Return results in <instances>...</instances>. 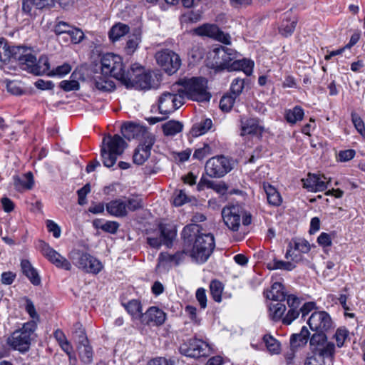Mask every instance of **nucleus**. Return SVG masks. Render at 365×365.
Wrapping results in <instances>:
<instances>
[{
	"label": "nucleus",
	"mask_w": 365,
	"mask_h": 365,
	"mask_svg": "<svg viewBox=\"0 0 365 365\" xmlns=\"http://www.w3.org/2000/svg\"><path fill=\"white\" fill-rule=\"evenodd\" d=\"M200 226L190 224L185 226L182 232V237L185 245L192 246L190 256L197 262H205L211 255L215 247L212 235L200 233Z\"/></svg>",
	"instance_id": "obj_1"
},
{
	"label": "nucleus",
	"mask_w": 365,
	"mask_h": 365,
	"mask_svg": "<svg viewBox=\"0 0 365 365\" xmlns=\"http://www.w3.org/2000/svg\"><path fill=\"white\" fill-rule=\"evenodd\" d=\"M2 49L9 52L7 57L2 59L6 61L13 58L18 61L21 68L36 76H41L49 71L50 64L46 56H41L37 60L34 50L28 46H17L9 47L4 45Z\"/></svg>",
	"instance_id": "obj_2"
},
{
	"label": "nucleus",
	"mask_w": 365,
	"mask_h": 365,
	"mask_svg": "<svg viewBox=\"0 0 365 365\" xmlns=\"http://www.w3.org/2000/svg\"><path fill=\"white\" fill-rule=\"evenodd\" d=\"M126 147L125 141L119 135H108L103 139L101 157L103 164L106 168L113 167Z\"/></svg>",
	"instance_id": "obj_3"
},
{
	"label": "nucleus",
	"mask_w": 365,
	"mask_h": 365,
	"mask_svg": "<svg viewBox=\"0 0 365 365\" xmlns=\"http://www.w3.org/2000/svg\"><path fill=\"white\" fill-rule=\"evenodd\" d=\"M183 90L180 91L183 97L194 101L208 102L211 95L207 91V81L205 78L193 77L181 81Z\"/></svg>",
	"instance_id": "obj_4"
},
{
	"label": "nucleus",
	"mask_w": 365,
	"mask_h": 365,
	"mask_svg": "<svg viewBox=\"0 0 365 365\" xmlns=\"http://www.w3.org/2000/svg\"><path fill=\"white\" fill-rule=\"evenodd\" d=\"M143 207V202L140 197L117 198L106 205V211L115 217H124L129 212H134Z\"/></svg>",
	"instance_id": "obj_5"
},
{
	"label": "nucleus",
	"mask_w": 365,
	"mask_h": 365,
	"mask_svg": "<svg viewBox=\"0 0 365 365\" xmlns=\"http://www.w3.org/2000/svg\"><path fill=\"white\" fill-rule=\"evenodd\" d=\"M36 329V323L29 321L24 323L21 329L15 330L7 339V344L14 350L24 353L29 349L31 336Z\"/></svg>",
	"instance_id": "obj_6"
},
{
	"label": "nucleus",
	"mask_w": 365,
	"mask_h": 365,
	"mask_svg": "<svg viewBox=\"0 0 365 365\" xmlns=\"http://www.w3.org/2000/svg\"><path fill=\"white\" fill-rule=\"evenodd\" d=\"M101 75L112 76L123 82L127 71L124 69L122 58L113 53L104 54L101 59Z\"/></svg>",
	"instance_id": "obj_7"
},
{
	"label": "nucleus",
	"mask_w": 365,
	"mask_h": 365,
	"mask_svg": "<svg viewBox=\"0 0 365 365\" xmlns=\"http://www.w3.org/2000/svg\"><path fill=\"white\" fill-rule=\"evenodd\" d=\"M152 76L146 73L138 64H133L122 82L127 88L136 87L140 89H149L151 87Z\"/></svg>",
	"instance_id": "obj_8"
},
{
	"label": "nucleus",
	"mask_w": 365,
	"mask_h": 365,
	"mask_svg": "<svg viewBox=\"0 0 365 365\" xmlns=\"http://www.w3.org/2000/svg\"><path fill=\"white\" fill-rule=\"evenodd\" d=\"M177 235V230L174 225L161 222L158 225L156 235L147 237L148 244L155 249L160 248L163 245L170 247Z\"/></svg>",
	"instance_id": "obj_9"
},
{
	"label": "nucleus",
	"mask_w": 365,
	"mask_h": 365,
	"mask_svg": "<svg viewBox=\"0 0 365 365\" xmlns=\"http://www.w3.org/2000/svg\"><path fill=\"white\" fill-rule=\"evenodd\" d=\"M180 352L190 358H205L212 354V348L207 341L194 337L180 346Z\"/></svg>",
	"instance_id": "obj_10"
},
{
	"label": "nucleus",
	"mask_w": 365,
	"mask_h": 365,
	"mask_svg": "<svg viewBox=\"0 0 365 365\" xmlns=\"http://www.w3.org/2000/svg\"><path fill=\"white\" fill-rule=\"evenodd\" d=\"M309 347L312 353L322 359L333 360L335 354V345L328 341L327 334H313L309 340Z\"/></svg>",
	"instance_id": "obj_11"
},
{
	"label": "nucleus",
	"mask_w": 365,
	"mask_h": 365,
	"mask_svg": "<svg viewBox=\"0 0 365 365\" xmlns=\"http://www.w3.org/2000/svg\"><path fill=\"white\" fill-rule=\"evenodd\" d=\"M76 254L77 258L73 257L71 258L74 261L75 265L83 272L97 274L103 269V263L91 254L81 251H78Z\"/></svg>",
	"instance_id": "obj_12"
},
{
	"label": "nucleus",
	"mask_w": 365,
	"mask_h": 365,
	"mask_svg": "<svg viewBox=\"0 0 365 365\" xmlns=\"http://www.w3.org/2000/svg\"><path fill=\"white\" fill-rule=\"evenodd\" d=\"M307 324L314 334H327L334 328L330 315L325 311L314 312L309 317Z\"/></svg>",
	"instance_id": "obj_13"
},
{
	"label": "nucleus",
	"mask_w": 365,
	"mask_h": 365,
	"mask_svg": "<svg viewBox=\"0 0 365 365\" xmlns=\"http://www.w3.org/2000/svg\"><path fill=\"white\" fill-rule=\"evenodd\" d=\"M155 59L157 63L169 75L175 73L181 65L180 56L168 49L156 53Z\"/></svg>",
	"instance_id": "obj_14"
},
{
	"label": "nucleus",
	"mask_w": 365,
	"mask_h": 365,
	"mask_svg": "<svg viewBox=\"0 0 365 365\" xmlns=\"http://www.w3.org/2000/svg\"><path fill=\"white\" fill-rule=\"evenodd\" d=\"M184 103V97L180 91L178 93L164 92L158 99V109L161 114L168 115Z\"/></svg>",
	"instance_id": "obj_15"
},
{
	"label": "nucleus",
	"mask_w": 365,
	"mask_h": 365,
	"mask_svg": "<svg viewBox=\"0 0 365 365\" xmlns=\"http://www.w3.org/2000/svg\"><path fill=\"white\" fill-rule=\"evenodd\" d=\"M38 247L42 255L57 268L70 271L72 268L71 262L59 252L53 249L44 241H39Z\"/></svg>",
	"instance_id": "obj_16"
},
{
	"label": "nucleus",
	"mask_w": 365,
	"mask_h": 365,
	"mask_svg": "<svg viewBox=\"0 0 365 365\" xmlns=\"http://www.w3.org/2000/svg\"><path fill=\"white\" fill-rule=\"evenodd\" d=\"M155 141V136L153 134L145 133L143 135V139L133 153V159L134 163L143 165L148 159Z\"/></svg>",
	"instance_id": "obj_17"
},
{
	"label": "nucleus",
	"mask_w": 365,
	"mask_h": 365,
	"mask_svg": "<svg viewBox=\"0 0 365 365\" xmlns=\"http://www.w3.org/2000/svg\"><path fill=\"white\" fill-rule=\"evenodd\" d=\"M228 160L225 156H217L209 159L205 164V172L212 178L224 176L227 171Z\"/></svg>",
	"instance_id": "obj_18"
},
{
	"label": "nucleus",
	"mask_w": 365,
	"mask_h": 365,
	"mask_svg": "<svg viewBox=\"0 0 365 365\" xmlns=\"http://www.w3.org/2000/svg\"><path fill=\"white\" fill-rule=\"evenodd\" d=\"M194 31L198 36H207L226 45L228 44V36L221 31L216 25L205 24L196 28Z\"/></svg>",
	"instance_id": "obj_19"
},
{
	"label": "nucleus",
	"mask_w": 365,
	"mask_h": 365,
	"mask_svg": "<svg viewBox=\"0 0 365 365\" xmlns=\"http://www.w3.org/2000/svg\"><path fill=\"white\" fill-rule=\"evenodd\" d=\"M166 319V314L157 307H150L143 314L141 322L145 324L162 325Z\"/></svg>",
	"instance_id": "obj_20"
},
{
	"label": "nucleus",
	"mask_w": 365,
	"mask_h": 365,
	"mask_svg": "<svg viewBox=\"0 0 365 365\" xmlns=\"http://www.w3.org/2000/svg\"><path fill=\"white\" fill-rule=\"evenodd\" d=\"M324 180L319 175L309 173L305 179H302L303 187L310 192H321L327 189L326 179L323 176Z\"/></svg>",
	"instance_id": "obj_21"
},
{
	"label": "nucleus",
	"mask_w": 365,
	"mask_h": 365,
	"mask_svg": "<svg viewBox=\"0 0 365 365\" xmlns=\"http://www.w3.org/2000/svg\"><path fill=\"white\" fill-rule=\"evenodd\" d=\"M232 55V53L230 51V72L232 71H242L246 76H251L253 73L255 62L246 58L233 61Z\"/></svg>",
	"instance_id": "obj_22"
},
{
	"label": "nucleus",
	"mask_w": 365,
	"mask_h": 365,
	"mask_svg": "<svg viewBox=\"0 0 365 365\" xmlns=\"http://www.w3.org/2000/svg\"><path fill=\"white\" fill-rule=\"evenodd\" d=\"M203 186L213 189L217 194H219L221 201L224 202L227 200L228 187L225 182H217L202 178L197 185L198 190H202Z\"/></svg>",
	"instance_id": "obj_23"
},
{
	"label": "nucleus",
	"mask_w": 365,
	"mask_h": 365,
	"mask_svg": "<svg viewBox=\"0 0 365 365\" xmlns=\"http://www.w3.org/2000/svg\"><path fill=\"white\" fill-rule=\"evenodd\" d=\"M267 299L272 302H284L288 294L284 291V285L280 282H274L269 290L264 292Z\"/></svg>",
	"instance_id": "obj_24"
},
{
	"label": "nucleus",
	"mask_w": 365,
	"mask_h": 365,
	"mask_svg": "<svg viewBox=\"0 0 365 365\" xmlns=\"http://www.w3.org/2000/svg\"><path fill=\"white\" fill-rule=\"evenodd\" d=\"M310 332L307 327L304 326L299 333L293 334L290 336V347L297 349L299 347L304 346L309 339L310 340Z\"/></svg>",
	"instance_id": "obj_25"
},
{
	"label": "nucleus",
	"mask_w": 365,
	"mask_h": 365,
	"mask_svg": "<svg viewBox=\"0 0 365 365\" xmlns=\"http://www.w3.org/2000/svg\"><path fill=\"white\" fill-rule=\"evenodd\" d=\"M122 306L130 315L133 320H140L143 318V306L141 302L138 299H131L128 302H122Z\"/></svg>",
	"instance_id": "obj_26"
},
{
	"label": "nucleus",
	"mask_w": 365,
	"mask_h": 365,
	"mask_svg": "<svg viewBox=\"0 0 365 365\" xmlns=\"http://www.w3.org/2000/svg\"><path fill=\"white\" fill-rule=\"evenodd\" d=\"M34 184V176L31 172L26 173L22 176L14 177V185L19 192L31 190Z\"/></svg>",
	"instance_id": "obj_27"
},
{
	"label": "nucleus",
	"mask_w": 365,
	"mask_h": 365,
	"mask_svg": "<svg viewBox=\"0 0 365 365\" xmlns=\"http://www.w3.org/2000/svg\"><path fill=\"white\" fill-rule=\"evenodd\" d=\"M21 268L23 274L29 278L34 285H38L41 283L39 275L28 259L21 260Z\"/></svg>",
	"instance_id": "obj_28"
},
{
	"label": "nucleus",
	"mask_w": 365,
	"mask_h": 365,
	"mask_svg": "<svg viewBox=\"0 0 365 365\" xmlns=\"http://www.w3.org/2000/svg\"><path fill=\"white\" fill-rule=\"evenodd\" d=\"M283 302H272L269 304V316L274 322L282 321L284 312L287 309Z\"/></svg>",
	"instance_id": "obj_29"
},
{
	"label": "nucleus",
	"mask_w": 365,
	"mask_h": 365,
	"mask_svg": "<svg viewBox=\"0 0 365 365\" xmlns=\"http://www.w3.org/2000/svg\"><path fill=\"white\" fill-rule=\"evenodd\" d=\"M143 128L131 122L125 123L121 127L122 135L129 140L138 138Z\"/></svg>",
	"instance_id": "obj_30"
},
{
	"label": "nucleus",
	"mask_w": 365,
	"mask_h": 365,
	"mask_svg": "<svg viewBox=\"0 0 365 365\" xmlns=\"http://www.w3.org/2000/svg\"><path fill=\"white\" fill-rule=\"evenodd\" d=\"M304 116V109L299 106H295L292 109H287L284 112V119L291 125H294L298 121H301Z\"/></svg>",
	"instance_id": "obj_31"
},
{
	"label": "nucleus",
	"mask_w": 365,
	"mask_h": 365,
	"mask_svg": "<svg viewBox=\"0 0 365 365\" xmlns=\"http://www.w3.org/2000/svg\"><path fill=\"white\" fill-rule=\"evenodd\" d=\"M264 132V128L259 125L258 120L255 118H250L242 125V135H255L262 134Z\"/></svg>",
	"instance_id": "obj_32"
},
{
	"label": "nucleus",
	"mask_w": 365,
	"mask_h": 365,
	"mask_svg": "<svg viewBox=\"0 0 365 365\" xmlns=\"http://www.w3.org/2000/svg\"><path fill=\"white\" fill-rule=\"evenodd\" d=\"M264 192L267 195V202L270 205L278 207L282 203V197L274 187L269 184H264Z\"/></svg>",
	"instance_id": "obj_33"
},
{
	"label": "nucleus",
	"mask_w": 365,
	"mask_h": 365,
	"mask_svg": "<svg viewBox=\"0 0 365 365\" xmlns=\"http://www.w3.org/2000/svg\"><path fill=\"white\" fill-rule=\"evenodd\" d=\"M182 254L177 252L175 255H170L167 252H162L158 257V268L160 267H170L173 263L178 264L181 259Z\"/></svg>",
	"instance_id": "obj_34"
},
{
	"label": "nucleus",
	"mask_w": 365,
	"mask_h": 365,
	"mask_svg": "<svg viewBox=\"0 0 365 365\" xmlns=\"http://www.w3.org/2000/svg\"><path fill=\"white\" fill-rule=\"evenodd\" d=\"M244 86V79L236 78L232 81L230 87V111L232 108L234 100L242 93Z\"/></svg>",
	"instance_id": "obj_35"
},
{
	"label": "nucleus",
	"mask_w": 365,
	"mask_h": 365,
	"mask_svg": "<svg viewBox=\"0 0 365 365\" xmlns=\"http://www.w3.org/2000/svg\"><path fill=\"white\" fill-rule=\"evenodd\" d=\"M130 31V28L128 25L118 23L112 26L109 31L108 36L109 38L113 41H118L121 37L127 34Z\"/></svg>",
	"instance_id": "obj_36"
},
{
	"label": "nucleus",
	"mask_w": 365,
	"mask_h": 365,
	"mask_svg": "<svg viewBox=\"0 0 365 365\" xmlns=\"http://www.w3.org/2000/svg\"><path fill=\"white\" fill-rule=\"evenodd\" d=\"M165 136H175L183 129V124L178 120H168L162 125Z\"/></svg>",
	"instance_id": "obj_37"
},
{
	"label": "nucleus",
	"mask_w": 365,
	"mask_h": 365,
	"mask_svg": "<svg viewBox=\"0 0 365 365\" xmlns=\"http://www.w3.org/2000/svg\"><path fill=\"white\" fill-rule=\"evenodd\" d=\"M110 76H106L101 74L95 78V85L97 89L101 91L109 92L114 90L115 86L110 79Z\"/></svg>",
	"instance_id": "obj_38"
},
{
	"label": "nucleus",
	"mask_w": 365,
	"mask_h": 365,
	"mask_svg": "<svg viewBox=\"0 0 365 365\" xmlns=\"http://www.w3.org/2000/svg\"><path fill=\"white\" fill-rule=\"evenodd\" d=\"M64 35H67V36H63L62 39L68 43L71 42L73 43H78L84 38L83 32L78 29L71 25V29H69L68 32H66Z\"/></svg>",
	"instance_id": "obj_39"
},
{
	"label": "nucleus",
	"mask_w": 365,
	"mask_h": 365,
	"mask_svg": "<svg viewBox=\"0 0 365 365\" xmlns=\"http://www.w3.org/2000/svg\"><path fill=\"white\" fill-rule=\"evenodd\" d=\"M212 126V121L210 118H206L201 122L195 124L192 128V134L193 136H200L205 134Z\"/></svg>",
	"instance_id": "obj_40"
},
{
	"label": "nucleus",
	"mask_w": 365,
	"mask_h": 365,
	"mask_svg": "<svg viewBox=\"0 0 365 365\" xmlns=\"http://www.w3.org/2000/svg\"><path fill=\"white\" fill-rule=\"evenodd\" d=\"M268 351L271 354H279L281 350V344L279 341L269 334H266L263 337Z\"/></svg>",
	"instance_id": "obj_41"
},
{
	"label": "nucleus",
	"mask_w": 365,
	"mask_h": 365,
	"mask_svg": "<svg viewBox=\"0 0 365 365\" xmlns=\"http://www.w3.org/2000/svg\"><path fill=\"white\" fill-rule=\"evenodd\" d=\"M241 214L240 213L239 206L235 207L230 205V221L232 226L230 230L237 231L240 225Z\"/></svg>",
	"instance_id": "obj_42"
},
{
	"label": "nucleus",
	"mask_w": 365,
	"mask_h": 365,
	"mask_svg": "<svg viewBox=\"0 0 365 365\" xmlns=\"http://www.w3.org/2000/svg\"><path fill=\"white\" fill-rule=\"evenodd\" d=\"M295 265L291 262H285L274 259L272 262L267 264V267L269 270L282 269L286 271H292L295 268Z\"/></svg>",
	"instance_id": "obj_43"
},
{
	"label": "nucleus",
	"mask_w": 365,
	"mask_h": 365,
	"mask_svg": "<svg viewBox=\"0 0 365 365\" xmlns=\"http://www.w3.org/2000/svg\"><path fill=\"white\" fill-rule=\"evenodd\" d=\"M78 347L80 358L84 363H91L93 359V351L91 346L86 342H79Z\"/></svg>",
	"instance_id": "obj_44"
},
{
	"label": "nucleus",
	"mask_w": 365,
	"mask_h": 365,
	"mask_svg": "<svg viewBox=\"0 0 365 365\" xmlns=\"http://www.w3.org/2000/svg\"><path fill=\"white\" fill-rule=\"evenodd\" d=\"M210 293L213 299L216 302L222 301V294L224 289V286L218 280H212L210 284Z\"/></svg>",
	"instance_id": "obj_45"
},
{
	"label": "nucleus",
	"mask_w": 365,
	"mask_h": 365,
	"mask_svg": "<svg viewBox=\"0 0 365 365\" xmlns=\"http://www.w3.org/2000/svg\"><path fill=\"white\" fill-rule=\"evenodd\" d=\"M297 25V21L284 20L279 27V33L284 36H290L294 31Z\"/></svg>",
	"instance_id": "obj_46"
},
{
	"label": "nucleus",
	"mask_w": 365,
	"mask_h": 365,
	"mask_svg": "<svg viewBox=\"0 0 365 365\" xmlns=\"http://www.w3.org/2000/svg\"><path fill=\"white\" fill-rule=\"evenodd\" d=\"M289 243H292L294 250L300 253H308L310 251L309 243L304 239L292 240Z\"/></svg>",
	"instance_id": "obj_47"
},
{
	"label": "nucleus",
	"mask_w": 365,
	"mask_h": 365,
	"mask_svg": "<svg viewBox=\"0 0 365 365\" xmlns=\"http://www.w3.org/2000/svg\"><path fill=\"white\" fill-rule=\"evenodd\" d=\"M351 121L356 130L361 135L365 137V125L361 118L355 112L351 113Z\"/></svg>",
	"instance_id": "obj_48"
},
{
	"label": "nucleus",
	"mask_w": 365,
	"mask_h": 365,
	"mask_svg": "<svg viewBox=\"0 0 365 365\" xmlns=\"http://www.w3.org/2000/svg\"><path fill=\"white\" fill-rule=\"evenodd\" d=\"M140 42V37L139 35H133V36L130 37L125 46L126 53L129 55L133 54L137 49Z\"/></svg>",
	"instance_id": "obj_49"
},
{
	"label": "nucleus",
	"mask_w": 365,
	"mask_h": 365,
	"mask_svg": "<svg viewBox=\"0 0 365 365\" xmlns=\"http://www.w3.org/2000/svg\"><path fill=\"white\" fill-rule=\"evenodd\" d=\"M302 254L298 251L294 250L292 247V243H289L288 247L285 254L286 259H291L292 261L295 262H299L302 260Z\"/></svg>",
	"instance_id": "obj_50"
},
{
	"label": "nucleus",
	"mask_w": 365,
	"mask_h": 365,
	"mask_svg": "<svg viewBox=\"0 0 365 365\" xmlns=\"http://www.w3.org/2000/svg\"><path fill=\"white\" fill-rule=\"evenodd\" d=\"M212 154V148L208 144H204L203 147L196 149L193 154V158L201 160L207 155Z\"/></svg>",
	"instance_id": "obj_51"
},
{
	"label": "nucleus",
	"mask_w": 365,
	"mask_h": 365,
	"mask_svg": "<svg viewBox=\"0 0 365 365\" xmlns=\"http://www.w3.org/2000/svg\"><path fill=\"white\" fill-rule=\"evenodd\" d=\"M349 334V331L345 327L338 328L334 334V338L336 339L337 346L342 347L344 346V341L347 338Z\"/></svg>",
	"instance_id": "obj_52"
},
{
	"label": "nucleus",
	"mask_w": 365,
	"mask_h": 365,
	"mask_svg": "<svg viewBox=\"0 0 365 365\" xmlns=\"http://www.w3.org/2000/svg\"><path fill=\"white\" fill-rule=\"evenodd\" d=\"M69 29H71V24L63 21H57L53 26V32L58 36L64 35L69 31Z\"/></svg>",
	"instance_id": "obj_53"
},
{
	"label": "nucleus",
	"mask_w": 365,
	"mask_h": 365,
	"mask_svg": "<svg viewBox=\"0 0 365 365\" xmlns=\"http://www.w3.org/2000/svg\"><path fill=\"white\" fill-rule=\"evenodd\" d=\"M190 201L189 197L183 190H178L174 194L173 205L177 207L182 206Z\"/></svg>",
	"instance_id": "obj_54"
},
{
	"label": "nucleus",
	"mask_w": 365,
	"mask_h": 365,
	"mask_svg": "<svg viewBox=\"0 0 365 365\" xmlns=\"http://www.w3.org/2000/svg\"><path fill=\"white\" fill-rule=\"evenodd\" d=\"M60 88L66 92L77 91L79 89V83L76 80H64L60 83Z\"/></svg>",
	"instance_id": "obj_55"
},
{
	"label": "nucleus",
	"mask_w": 365,
	"mask_h": 365,
	"mask_svg": "<svg viewBox=\"0 0 365 365\" xmlns=\"http://www.w3.org/2000/svg\"><path fill=\"white\" fill-rule=\"evenodd\" d=\"M300 314L299 309H289L287 313L282 319L283 324L289 325L294 319H296Z\"/></svg>",
	"instance_id": "obj_56"
},
{
	"label": "nucleus",
	"mask_w": 365,
	"mask_h": 365,
	"mask_svg": "<svg viewBox=\"0 0 365 365\" xmlns=\"http://www.w3.org/2000/svg\"><path fill=\"white\" fill-rule=\"evenodd\" d=\"M119 226V223L115 221H106L103 224H102V226H101V229L104 232L110 234H115L117 232Z\"/></svg>",
	"instance_id": "obj_57"
},
{
	"label": "nucleus",
	"mask_w": 365,
	"mask_h": 365,
	"mask_svg": "<svg viewBox=\"0 0 365 365\" xmlns=\"http://www.w3.org/2000/svg\"><path fill=\"white\" fill-rule=\"evenodd\" d=\"M71 71V66L69 63H65L61 66H57L55 69H53L51 73L53 76H58L59 77H63L65 75L70 73Z\"/></svg>",
	"instance_id": "obj_58"
},
{
	"label": "nucleus",
	"mask_w": 365,
	"mask_h": 365,
	"mask_svg": "<svg viewBox=\"0 0 365 365\" xmlns=\"http://www.w3.org/2000/svg\"><path fill=\"white\" fill-rule=\"evenodd\" d=\"M355 155L356 151L354 149H348L339 151L338 158L341 162H347L353 159Z\"/></svg>",
	"instance_id": "obj_59"
},
{
	"label": "nucleus",
	"mask_w": 365,
	"mask_h": 365,
	"mask_svg": "<svg viewBox=\"0 0 365 365\" xmlns=\"http://www.w3.org/2000/svg\"><path fill=\"white\" fill-rule=\"evenodd\" d=\"M287 303L289 309H299L302 300L294 294H288L286 297Z\"/></svg>",
	"instance_id": "obj_60"
},
{
	"label": "nucleus",
	"mask_w": 365,
	"mask_h": 365,
	"mask_svg": "<svg viewBox=\"0 0 365 365\" xmlns=\"http://www.w3.org/2000/svg\"><path fill=\"white\" fill-rule=\"evenodd\" d=\"M46 227L49 232L53 234L55 238H58L61 236V228L53 220H48L46 221Z\"/></svg>",
	"instance_id": "obj_61"
},
{
	"label": "nucleus",
	"mask_w": 365,
	"mask_h": 365,
	"mask_svg": "<svg viewBox=\"0 0 365 365\" xmlns=\"http://www.w3.org/2000/svg\"><path fill=\"white\" fill-rule=\"evenodd\" d=\"M195 297L200 304V307L202 309H205L207 307V296L205 289L204 288H198L196 291Z\"/></svg>",
	"instance_id": "obj_62"
},
{
	"label": "nucleus",
	"mask_w": 365,
	"mask_h": 365,
	"mask_svg": "<svg viewBox=\"0 0 365 365\" xmlns=\"http://www.w3.org/2000/svg\"><path fill=\"white\" fill-rule=\"evenodd\" d=\"M73 332L78 337L79 342L87 341V337L81 324L77 322L73 325Z\"/></svg>",
	"instance_id": "obj_63"
},
{
	"label": "nucleus",
	"mask_w": 365,
	"mask_h": 365,
	"mask_svg": "<svg viewBox=\"0 0 365 365\" xmlns=\"http://www.w3.org/2000/svg\"><path fill=\"white\" fill-rule=\"evenodd\" d=\"M91 191L89 184H86L78 190V204L83 205L86 203V197Z\"/></svg>",
	"instance_id": "obj_64"
}]
</instances>
